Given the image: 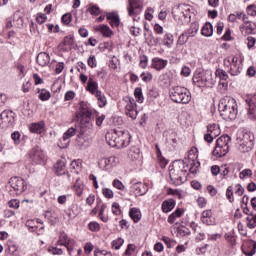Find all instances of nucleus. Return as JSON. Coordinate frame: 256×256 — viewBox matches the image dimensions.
<instances>
[{
  "instance_id": "nucleus-62",
  "label": "nucleus",
  "mask_w": 256,
  "mask_h": 256,
  "mask_svg": "<svg viewBox=\"0 0 256 256\" xmlns=\"http://www.w3.org/2000/svg\"><path fill=\"white\" fill-rule=\"evenodd\" d=\"M9 207L12 209H19V200L13 199L8 202Z\"/></svg>"
},
{
  "instance_id": "nucleus-26",
  "label": "nucleus",
  "mask_w": 256,
  "mask_h": 256,
  "mask_svg": "<svg viewBox=\"0 0 256 256\" xmlns=\"http://www.w3.org/2000/svg\"><path fill=\"white\" fill-rule=\"evenodd\" d=\"M94 95L97 99L98 107L103 108L107 105V97H105V94L101 90H97Z\"/></svg>"
},
{
  "instance_id": "nucleus-27",
  "label": "nucleus",
  "mask_w": 256,
  "mask_h": 256,
  "mask_svg": "<svg viewBox=\"0 0 256 256\" xmlns=\"http://www.w3.org/2000/svg\"><path fill=\"white\" fill-rule=\"evenodd\" d=\"M129 217L134 221V223H139V221H141V210L138 208H131L129 210Z\"/></svg>"
},
{
  "instance_id": "nucleus-24",
  "label": "nucleus",
  "mask_w": 256,
  "mask_h": 256,
  "mask_svg": "<svg viewBox=\"0 0 256 256\" xmlns=\"http://www.w3.org/2000/svg\"><path fill=\"white\" fill-rule=\"evenodd\" d=\"M43 129H45V122L43 121L32 123L30 125L31 133H37L38 135H41V133H43Z\"/></svg>"
},
{
  "instance_id": "nucleus-17",
  "label": "nucleus",
  "mask_w": 256,
  "mask_h": 256,
  "mask_svg": "<svg viewBox=\"0 0 256 256\" xmlns=\"http://www.w3.org/2000/svg\"><path fill=\"white\" fill-rule=\"evenodd\" d=\"M105 15L111 27H119V25H121V19L119 18V14H117V12H105Z\"/></svg>"
},
{
  "instance_id": "nucleus-54",
  "label": "nucleus",
  "mask_w": 256,
  "mask_h": 256,
  "mask_svg": "<svg viewBox=\"0 0 256 256\" xmlns=\"http://www.w3.org/2000/svg\"><path fill=\"white\" fill-rule=\"evenodd\" d=\"M147 63H149V59L147 58V56H140V67L142 69H147Z\"/></svg>"
},
{
  "instance_id": "nucleus-22",
  "label": "nucleus",
  "mask_w": 256,
  "mask_h": 256,
  "mask_svg": "<svg viewBox=\"0 0 256 256\" xmlns=\"http://www.w3.org/2000/svg\"><path fill=\"white\" fill-rule=\"evenodd\" d=\"M176 202L174 199L164 200L162 202L161 209L163 213H170V211H173L175 209Z\"/></svg>"
},
{
  "instance_id": "nucleus-45",
  "label": "nucleus",
  "mask_w": 256,
  "mask_h": 256,
  "mask_svg": "<svg viewBox=\"0 0 256 256\" xmlns=\"http://www.w3.org/2000/svg\"><path fill=\"white\" fill-rule=\"evenodd\" d=\"M112 185H113V187H115L119 191H125V185L119 179H114L113 182H112Z\"/></svg>"
},
{
  "instance_id": "nucleus-61",
  "label": "nucleus",
  "mask_w": 256,
  "mask_h": 256,
  "mask_svg": "<svg viewBox=\"0 0 256 256\" xmlns=\"http://www.w3.org/2000/svg\"><path fill=\"white\" fill-rule=\"evenodd\" d=\"M247 13L248 15H250L251 17H255L256 15V5H250L247 7Z\"/></svg>"
},
{
  "instance_id": "nucleus-37",
  "label": "nucleus",
  "mask_w": 256,
  "mask_h": 256,
  "mask_svg": "<svg viewBox=\"0 0 256 256\" xmlns=\"http://www.w3.org/2000/svg\"><path fill=\"white\" fill-rule=\"evenodd\" d=\"M13 22L16 23V27L21 29L23 27V16H21L20 12H16L13 16Z\"/></svg>"
},
{
  "instance_id": "nucleus-7",
  "label": "nucleus",
  "mask_w": 256,
  "mask_h": 256,
  "mask_svg": "<svg viewBox=\"0 0 256 256\" xmlns=\"http://www.w3.org/2000/svg\"><path fill=\"white\" fill-rule=\"evenodd\" d=\"M226 104H225V111H226V115L228 117V119H230V121H233L234 119L237 118V101H235L234 98H231L229 96H226Z\"/></svg>"
},
{
  "instance_id": "nucleus-16",
  "label": "nucleus",
  "mask_w": 256,
  "mask_h": 256,
  "mask_svg": "<svg viewBox=\"0 0 256 256\" xmlns=\"http://www.w3.org/2000/svg\"><path fill=\"white\" fill-rule=\"evenodd\" d=\"M246 103H248V115L250 117V119H252V121H255L256 119V115H255V111H256V94H254L253 96H251L248 100H246Z\"/></svg>"
},
{
  "instance_id": "nucleus-63",
  "label": "nucleus",
  "mask_w": 256,
  "mask_h": 256,
  "mask_svg": "<svg viewBox=\"0 0 256 256\" xmlns=\"http://www.w3.org/2000/svg\"><path fill=\"white\" fill-rule=\"evenodd\" d=\"M162 241H164L168 249H171L173 247V244L175 243V241L171 240L169 237H163Z\"/></svg>"
},
{
  "instance_id": "nucleus-15",
  "label": "nucleus",
  "mask_w": 256,
  "mask_h": 256,
  "mask_svg": "<svg viewBox=\"0 0 256 256\" xmlns=\"http://www.w3.org/2000/svg\"><path fill=\"white\" fill-rule=\"evenodd\" d=\"M196 87H205L207 85V75L205 73L196 72L192 79Z\"/></svg>"
},
{
  "instance_id": "nucleus-35",
  "label": "nucleus",
  "mask_w": 256,
  "mask_h": 256,
  "mask_svg": "<svg viewBox=\"0 0 256 256\" xmlns=\"http://www.w3.org/2000/svg\"><path fill=\"white\" fill-rule=\"evenodd\" d=\"M84 185L83 183H81V179H77L75 184H74V189L76 191V195H78V197H81L83 195V189H84Z\"/></svg>"
},
{
  "instance_id": "nucleus-20",
  "label": "nucleus",
  "mask_w": 256,
  "mask_h": 256,
  "mask_svg": "<svg viewBox=\"0 0 256 256\" xmlns=\"http://www.w3.org/2000/svg\"><path fill=\"white\" fill-rule=\"evenodd\" d=\"M36 62L40 67H47V64L51 62V57L47 52H40L36 57Z\"/></svg>"
},
{
  "instance_id": "nucleus-38",
  "label": "nucleus",
  "mask_w": 256,
  "mask_h": 256,
  "mask_svg": "<svg viewBox=\"0 0 256 256\" xmlns=\"http://www.w3.org/2000/svg\"><path fill=\"white\" fill-rule=\"evenodd\" d=\"M134 96L137 101V103H143L144 98H143V89L141 87H137L134 90Z\"/></svg>"
},
{
  "instance_id": "nucleus-33",
  "label": "nucleus",
  "mask_w": 256,
  "mask_h": 256,
  "mask_svg": "<svg viewBox=\"0 0 256 256\" xmlns=\"http://www.w3.org/2000/svg\"><path fill=\"white\" fill-rule=\"evenodd\" d=\"M198 31H199V22H193L190 26V29L186 31V33L189 35V37H195Z\"/></svg>"
},
{
  "instance_id": "nucleus-53",
  "label": "nucleus",
  "mask_w": 256,
  "mask_h": 256,
  "mask_svg": "<svg viewBox=\"0 0 256 256\" xmlns=\"http://www.w3.org/2000/svg\"><path fill=\"white\" fill-rule=\"evenodd\" d=\"M11 137L16 145H19L21 143V134L19 132H13L11 134Z\"/></svg>"
},
{
  "instance_id": "nucleus-23",
  "label": "nucleus",
  "mask_w": 256,
  "mask_h": 256,
  "mask_svg": "<svg viewBox=\"0 0 256 256\" xmlns=\"http://www.w3.org/2000/svg\"><path fill=\"white\" fill-rule=\"evenodd\" d=\"M227 61L230 65L231 75H237V73H239V64H237V58L236 57H228Z\"/></svg>"
},
{
  "instance_id": "nucleus-41",
  "label": "nucleus",
  "mask_w": 256,
  "mask_h": 256,
  "mask_svg": "<svg viewBox=\"0 0 256 256\" xmlns=\"http://www.w3.org/2000/svg\"><path fill=\"white\" fill-rule=\"evenodd\" d=\"M189 34L187 32L182 33L179 38H178V45H185V43H187V41H189Z\"/></svg>"
},
{
  "instance_id": "nucleus-40",
  "label": "nucleus",
  "mask_w": 256,
  "mask_h": 256,
  "mask_svg": "<svg viewBox=\"0 0 256 256\" xmlns=\"http://www.w3.org/2000/svg\"><path fill=\"white\" fill-rule=\"evenodd\" d=\"M218 111L222 119H225V99H220L218 104Z\"/></svg>"
},
{
  "instance_id": "nucleus-50",
  "label": "nucleus",
  "mask_w": 256,
  "mask_h": 256,
  "mask_svg": "<svg viewBox=\"0 0 256 256\" xmlns=\"http://www.w3.org/2000/svg\"><path fill=\"white\" fill-rule=\"evenodd\" d=\"M112 213L113 215H121V206L119 205V203L114 202L112 204Z\"/></svg>"
},
{
  "instance_id": "nucleus-60",
  "label": "nucleus",
  "mask_w": 256,
  "mask_h": 256,
  "mask_svg": "<svg viewBox=\"0 0 256 256\" xmlns=\"http://www.w3.org/2000/svg\"><path fill=\"white\" fill-rule=\"evenodd\" d=\"M73 99H75V92L68 91L65 93V96H64L65 101H73Z\"/></svg>"
},
{
  "instance_id": "nucleus-44",
  "label": "nucleus",
  "mask_w": 256,
  "mask_h": 256,
  "mask_svg": "<svg viewBox=\"0 0 256 256\" xmlns=\"http://www.w3.org/2000/svg\"><path fill=\"white\" fill-rule=\"evenodd\" d=\"M39 99L41 101H49V99H51V92L47 90H42V92L39 94Z\"/></svg>"
},
{
  "instance_id": "nucleus-6",
  "label": "nucleus",
  "mask_w": 256,
  "mask_h": 256,
  "mask_svg": "<svg viewBox=\"0 0 256 256\" xmlns=\"http://www.w3.org/2000/svg\"><path fill=\"white\" fill-rule=\"evenodd\" d=\"M10 195H21L27 191V182L19 177H12L9 181Z\"/></svg>"
},
{
  "instance_id": "nucleus-19",
  "label": "nucleus",
  "mask_w": 256,
  "mask_h": 256,
  "mask_svg": "<svg viewBox=\"0 0 256 256\" xmlns=\"http://www.w3.org/2000/svg\"><path fill=\"white\" fill-rule=\"evenodd\" d=\"M201 221L204 225H215V218L211 210H205L202 212Z\"/></svg>"
},
{
  "instance_id": "nucleus-57",
  "label": "nucleus",
  "mask_w": 256,
  "mask_h": 256,
  "mask_svg": "<svg viewBox=\"0 0 256 256\" xmlns=\"http://www.w3.org/2000/svg\"><path fill=\"white\" fill-rule=\"evenodd\" d=\"M37 23H39V25H43V23H45V21H47V15L45 14H38L37 18H36Z\"/></svg>"
},
{
  "instance_id": "nucleus-29",
  "label": "nucleus",
  "mask_w": 256,
  "mask_h": 256,
  "mask_svg": "<svg viewBox=\"0 0 256 256\" xmlns=\"http://www.w3.org/2000/svg\"><path fill=\"white\" fill-rule=\"evenodd\" d=\"M54 169L56 171V175H65V162L63 160H58L54 165Z\"/></svg>"
},
{
  "instance_id": "nucleus-49",
  "label": "nucleus",
  "mask_w": 256,
  "mask_h": 256,
  "mask_svg": "<svg viewBox=\"0 0 256 256\" xmlns=\"http://www.w3.org/2000/svg\"><path fill=\"white\" fill-rule=\"evenodd\" d=\"M87 63L91 67V69H95V67H97V58H95V55H91L88 58Z\"/></svg>"
},
{
  "instance_id": "nucleus-36",
  "label": "nucleus",
  "mask_w": 256,
  "mask_h": 256,
  "mask_svg": "<svg viewBox=\"0 0 256 256\" xmlns=\"http://www.w3.org/2000/svg\"><path fill=\"white\" fill-rule=\"evenodd\" d=\"M207 133L214 135V137L219 136V126L217 124H209L207 126Z\"/></svg>"
},
{
  "instance_id": "nucleus-12",
  "label": "nucleus",
  "mask_w": 256,
  "mask_h": 256,
  "mask_svg": "<svg viewBox=\"0 0 256 256\" xmlns=\"http://www.w3.org/2000/svg\"><path fill=\"white\" fill-rule=\"evenodd\" d=\"M225 134H223L220 138L217 139L216 141V146L213 150V155L214 157H217L221 159L225 155Z\"/></svg>"
},
{
  "instance_id": "nucleus-55",
  "label": "nucleus",
  "mask_w": 256,
  "mask_h": 256,
  "mask_svg": "<svg viewBox=\"0 0 256 256\" xmlns=\"http://www.w3.org/2000/svg\"><path fill=\"white\" fill-rule=\"evenodd\" d=\"M94 255L95 256H113L111 252H107L106 250H99V249H96L94 251Z\"/></svg>"
},
{
  "instance_id": "nucleus-52",
  "label": "nucleus",
  "mask_w": 256,
  "mask_h": 256,
  "mask_svg": "<svg viewBox=\"0 0 256 256\" xmlns=\"http://www.w3.org/2000/svg\"><path fill=\"white\" fill-rule=\"evenodd\" d=\"M72 19H73V15H71V13H66L62 16V23H64V25H69Z\"/></svg>"
},
{
  "instance_id": "nucleus-47",
  "label": "nucleus",
  "mask_w": 256,
  "mask_h": 256,
  "mask_svg": "<svg viewBox=\"0 0 256 256\" xmlns=\"http://www.w3.org/2000/svg\"><path fill=\"white\" fill-rule=\"evenodd\" d=\"M48 252H50L51 255H63V249L58 247H49Z\"/></svg>"
},
{
  "instance_id": "nucleus-64",
  "label": "nucleus",
  "mask_w": 256,
  "mask_h": 256,
  "mask_svg": "<svg viewBox=\"0 0 256 256\" xmlns=\"http://www.w3.org/2000/svg\"><path fill=\"white\" fill-rule=\"evenodd\" d=\"M153 8H147V11L145 12V19H147V21H152L153 20Z\"/></svg>"
},
{
  "instance_id": "nucleus-14",
  "label": "nucleus",
  "mask_w": 256,
  "mask_h": 256,
  "mask_svg": "<svg viewBox=\"0 0 256 256\" xmlns=\"http://www.w3.org/2000/svg\"><path fill=\"white\" fill-rule=\"evenodd\" d=\"M216 81H218V91L225 93V70L217 69L215 72Z\"/></svg>"
},
{
  "instance_id": "nucleus-2",
  "label": "nucleus",
  "mask_w": 256,
  "mask_h": 256,
  "mask_svg": "<svg viewBox=\"0 0 256 256\" xmlns=\"http://www.w3.org/2000/svg\"><path fill=\"white\" fill-rule=\"evenodd\" d=\"M106 141L110 147L123 149L129 147V143H131V134L127 130L115 129L106 134Z\"/></svg>"
},
{
  "instance_id": "nucleus-34",
  "label": "nucleus",
  "mask_w": 256,
  "mask_h": 256,
  "mask_svg": "<svg viewBox=\"0 0 256 256\" xmlns=\"http://www.w3.org/2000/svg\"><path fill=\"white\" fill-rule=\"evenodd\" d=\"M191 234V230L189 228L181 226L176 229L177 237H187V235Z\"/></svg>"
},
{
  "instance_id": "nucleus-31",
  "label": "nucleus",
  "mask_w": 256,
  "mask_h": 256,
  "mask_svg": "<svg viewBox=\"0 0 256 256\" xmlns=\"http://www.w3.org/2000/svg\"><path fill=\"white\" fill-rule=\"evenodd\" d=\"M202 35L204 37H211L213 35V25L211 23L208 22L202 27Z\"/></svg>"
},
{
  "instance_id": "nucleus-8",
  "label": "nucleus",
  "mask_w": 256,
  "mask_h": 256,
  "mask_svg": "<svg viewBox=\"0 0 256 256\" xmlns=\"http://www.w3.org/2000/svg\"><path fill=\"white\" fill-rule=\"evenodd\" d=\"M127 11L129 17H137L143 11V1L128 0Z\"/></svg>"
},
{
  "instance_id": "nucleus-48",
  "label": "nucleus",
  "mask_w": 256,
  "mask_h": 256,
  "mask_svg": "<svg viewBox=\"0 0 256 256\" xmlns=\"http://www.w3.org/2000/svg\"><path fill=\"white\" fill-rule=\"evenodd\" d=\"M142 81H144V83H149L150 81L153 80V75L151 73H145L143 72L141 75H140Z\"/></svg>"
},
{
  "instance_id": "nucleus-9",
  "label": "nucleus",
  "mask_w": 256,
  "mask_h": 256,
  "mask_svg": "<svg viewBox=\"0 0 256 256\" xmlns=\"http://www.w3.org/2000/svg\"><path fill=\"white\" fill-rule=\"evenodd\" d=\"M29 157L35 165H43L45 163V153L39 147L33 148L29 153Z\"/></svg>"
},
{
  "instance_id": "nucleus-18",
  "label": "nucleus",
  "mask_w": 256,
  "mask_h": 256,
  "mask_svg": "<svg viewBox=\"0 0 256 256\" xmlns=\"http://www.w3.org/2000/svg\"><path fill=\"white\" fill-rule=\"evenodd\" d=\"M167 63V60L155 57L152 59V69H155L156 71H163V69L167 67Z\"/></svg>"
},
{
  "instance_id": "nucleus-1",
  "label": "nucleus",
  "mask_w": 256,
  "mask_h": 256,
  "mask_svg": "<svg viewBox=\"0 0 256 256\" xmlns=\"http://www.w3.org/2000/svg\"><path fill=\"white\" fill-rule=\"evenodd\" d=\"M91 115L93 113L86 109L81 108L80 112L77 114L78 123L70 127L60 139L58 146L60 149H67L69 143H71V137H75L76 145L81 149H87L91 145V138L95 135V130H93V122H91Z\"/></svg>"
},
{
  "instance_id": "nucleus-11",
  "label": "nucleus",
  "mask_w": 256,
  "mask_h": 256,
  "mask_svg": "<svg viewBox=\"0 0 256 256\" xmlns=\"http://www.w3.org/2000/svg\"><path fill=\"white\" fill-rule=\"evenodd\" d=\"M131 189L135 192L136 197H143L149 191V186L143 184L142 182L131 181Z\"/></svg>"
},
{
  "instance_id": "nucleus-59",
  "label": "nucleus",
  "mask_w": 256,
  "mask_h": 256,
  "mask_svg": "<svg viewBox=\"0 0 256 256\" xmlns=\"http://www.w3.org/2000/svg\"><path fill=\"white\" fill-rule=\"evenodd\" d=\"M102 193L106 199H113V190L105 188Z\"/></svg>"
},
{
  "instance_id": "nucleus-4",
  "label": "nucleus",
  "mask_w": 256,
  "mask_h": 256,
  "mask_svg": "<svg viewBox=\"0 0 256 256\" xmlns=\"http://www.w3.org/2000/svg\"><path fill=\"white\" fill-rule=\"evenodd\" d=\"M236 141L240 145L239 149L242 153H249V151L253 149L255 136L249 131L239 130L237 132Z\"/></svg>"
},
{
  "instance_id": "nucleus-43",
  "label": "nucleus",
  "mask_w": 256,
  "mask_h": 256,
  "mask_svg": "<svg viewBox=\"0 0 256 256\" xmlns=\"http://www.w3.org/2000/svg\"><path fill=\"white\" fill-rule=\"evenodd\" d=\"M123 243H125V240H123V238H118L114 241H112V249H121V247L123 246Z\"/></svg>"
},
{
  "instance_id": "nucleus-21",
  "label": "nucleus",
  "mask_w": 256,
  "mask_h": 256,
  "mask_svg": "<svg viewBox=\"0 0 256 256\" xmlns=\"http://www.w3.org/2000/svg\"><path fill=\"white\" fill-rule=\"evenodd\" d=\"M240 31L242 35H255L256 33L255 25L247 22L245 25L240 26Z\"/></svg>"
},
{
  "instance_id": "nucleus-13",
  "label": "nucleus",
  "mask_w": 256,
  "mask_h": 256,
  "mask_svg": "<svg viewBox=\"0 0 256 256\" xmlns=\"http://www.w3.org/2000/svg\"><path fill=\"white\" fill-rule=\"evenodd\" d=\"M126 109V115L130 117L131 119H137V115H139V112L137 111V104L135 103L134 99H130L129 103L125 107Z\"/></svg>"
},
{
  "instance_id": "nucleus-25",
  "label": "nucleus",
  "mask_w": 256,
  "mask_h": 256,
  "mask_svg": "<svg viewBox=\"0 0 256 256\" xmlns=\"http://www.w3.org/2000/svg\"><path fill=\"white\" fill-rule=\"evenodd\" d=\"M98 89H99V84L97 83V81L93 80V78L90 77L88 79L86 90H88L89 93H91L92 95H95L97 91H99Z\"/></svg>"
},
{
  "instance_id": "nucleus-39",
  "label": "nucleus",
  "mask_w": 256,
  "mask_h": 256,
  "mask_svg": "<svg viewBox=\"0 0 256 256\" xmlns=\"http://www.w3.org/2000/svg\"><path fill=\"white\" fill-rule=\"evenodd\" d=\"M163 43L166 47L171 48V45H173V34L166 33L163 38Z\"/></svg>"
},
{
  "instance_id": "nucleus-32",
  "label": "nucleus",
  "mask_w": 256,
  "mask_h": 256,
  "mask_svg": "<svg viewBox=\"0 0 256 256\" xmlns=\"http://www.w3.org/2000/svg\"><path fill=\"white\" fill-rule=\"evenodd\" d=\"M88 12L90 13V15H94L95 17H97L98 15H101V13H103L101 8H99L97 6V4H89Z\"/></svg>"
},
{
  "instance_id": "nucleus-10",
  "label": "nucleus",
  "mask_w": 256,
  "mask_h": 256,
  "mask_svg": "<svg viewBox=\"0 0 256 256\" xmlns=\"http://www.w3.org/2000/svg\"><path fill=\"white\" fill-rule=\"evenodd\" d=\"M13 123H15V116H13V111L4 110L0 114V126L2 127H13Z\"/></svg>"
},
{
  "instance_id": "nucleus-5",
  "label": "nucleus",
  "mask_w": 256,
  "mask_h": 256,
  "mask_svg": "<svg viewBox=\"0 0 256 256\" xmlns=\"http://www.w3.org/2000/svg\"><path fill=\"white\" fill-rule=\"evenodd\" d=\"M173 169L170 170V179L174 185H183V175L185 173V161L176 160L172 164Z\"/></svg>"
},
{
  "instance_id": "nucleus-58",
  "label": "nucleus",
  "mask_w": 256,
  "mask_h": 256,
  "mask_svg": "<svg viewBox=\"0 0 256 256\" xmlns=\"http://www.w3.org/2000/svg\"><path fill=\"white\" fill-rule=\"evenodd\" d=\"M253 175V172L251 169H244L242 172H240V179H243L244 177H251Z\"/></svg>"
},
{
  "instance_id": "nucleus-28",
  "label": "nucleus",
  "mask_w": 256,
  "mask_h": 256,
  "mask_svg": "<svg viewBox=\"0 0 256 256\" xmlns=\"http://www.w3.org/2000/svg\"><path fill=\"white\" fill-rule=\"evenodd\" d=\"M97 31H100L103 37H111L113 35V30L107 24L99 25Z\"/></svg>"
},
{
  "instance_id": "nucleus-3",
  "label": "nucleus",
  "mask_w": 256,
  "mask_h": 256,
  "mask_svg": "<svg viewBox=\"0 0 256 256\" xmlns=\"http://www.w3.org/2000/svg\"><path fill=\"white\" fill-rule=\"evenodd\" d=\"M169 97L173 103L187 105L191 103V92L182 86H174L169 90Z\"/></svg>"
},
{
  "instance_id": "nucleus-30",
  "label": "nucleus",
  "mask_w": 256,
  "mask_h": 256,
  "mask_svg": "<svg viewBox=\"0 0 256 256\" xmlns=\"http://www.w3.org/2000/svg\"><path fill=\"white\" fill-rule=\"evenodd\" d=\"M62 45L64 47H68L71 51V49H73V45H75V37L73 35L65 36L62 41Z\"/></svg>"
},
{
  "instance_id": "nucleus-51",
  "label": "nucleus",
  "mask_w": 256,
  "mask_h": 256,
  "mask_svg": "<svg viewBox=\"0 0 256 256\" xmlns=\"http://www.w3.org/2000/svg\"><path fill=\"white\" fill-rule=\"evenodd\" d=\"M59 243L60 245H64V246L67 245V243H70L69 236H67V234L65 233H61Z\"/></svg>"
},
{
  "instance_id": "nucleus-56",
  "label": "nucleus",
  "mask_w": 256,
  "mask_h": 256,
  "mask_svg": "<svg viewBox=\"0 0 256 256\" xmlns=\"http://www.w3.org/2000/svg\"><path fill=\"white\" fill-rule=\"evenodd\" d=\"M243 193H245V189L243 188V186H241V184H237L235 186V195H238V197H241Z\"/></svg>"
},
{
  "instance_id": "nucleus-42",
  "label": "nucleus",
  "mask_w": 256,
  "mask_h": 256,
  "mask_svg": "<svg viewBox=\"0 0 256 256\" xmlns=\"http://www.w3.org/2000/svg\"><path fill=\"white\" fill-rule=\"evenodd\" d=\"M199 167H201V163L199 161H192L189 172L192 173V175H196Z\"/></svg>"
},
{
  "instance_id": "nucleus-46",
  "label": "nucleus",
  "mask_w": 256,
  "mask_h": 256,
  "mask_svg": "<svg viewBox=\"0 0 256 256\" xmlns=\"http://www.w3.org/2000/svg\"><path fill=\"white\" fill-rule=\"evenodd\" d=\"M88 227H89L90 231H92L94 233H97V231H99L101 229V226L96 221L90 222Z\"/></svg>"
}]
</instances>
